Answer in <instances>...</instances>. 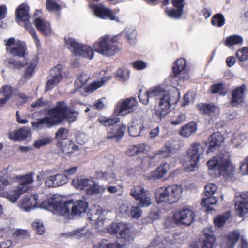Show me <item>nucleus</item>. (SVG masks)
Masks as SVG:
<instances>
[{
    "label": "nucleus",
    "mask_w": 248,
    "mask_h": 248,
    "mask_svg": "<svg viewBox=\"0 0 248 248\" xmlns=\"http://www.w3.org/2000/svg\"><path fill=\"white\" fill-rule=\"evenodd\" d=\"M230 154L227 152L218 154L207 162V166L210 170L217 171L216 176L220 175H229L234 170L233 166L230 161Z\"/></svg>",
    "instance_id": "1"
},
{
    "label": "nucleus",
    "mask_w": 248,
    "mask_h": 248,
    "mask_svg": "<svg viewBox=\"0 0 248 248\" xmlns=\"http://www.w3.org/2000/svg\"><path fill=\"white\" fill-rule=\"evenodd\" d=\"M51 114L56 120V125L64 120L69 122L75 121L78 116L77 111L70 109L67 104L63 101L58 102L56 105L51 108Z\"/></svg>",
    "instance_id": "2"
},
{
    "label": "nucleus",
    "mask_w": 248,
    "mask_h": 248,
    "mask_svg": "<svg viewBox=\"0 0 248 248\" xmlns=\"http://www.w3.org/2000/svg\"><path fill=\"white\" fill-rule=\"evenodd\" d=\"M88 207L86 202L83 200H78L73 202V200H69L62 202V209H60V214L66 216L69 218L74 216H80L85 213Z\"/></svg>",
    "instance_id": "3"
},
{
    "label": "nucleus",
    "mask_w": 248,
    "mask_h": 248,
    "mask_svg": "<svg viewBox=\"0 0 248 248\" xmlns=\"http://www.w3.org/2000/svg\"><path fill=\"white\" fill-rule=\"evenodd\" d=\"M172 89L170 95L165 94L164 97L160 98L158 105L155 106V113L160 118L166 116L170 112L171 104L177 101L178 92L174 87H172Z\"/></svg>",
    "instance_id": "4"
},
{
    "label": "nucleus",
    "mask_w": 248,
    "mask_h": 248,
    "mask_svg": "<svg viewBox=\"0 0 248 248\" xmlns=\"http://www.w3.org/2000/svg\"><path fill=\"white\" fill-rule=\"evenodd\" d=\"M203 153L202 147L200 143L192 144L187 151L186 161L185 162V169L187 171H193L197 167L201 155Z\"/></svg>",
    "instance_id": "5"
},
{
    "label": "nucleus",
    "mask_w": 248,
    "mask_h": 248,
    "mask_svg": "<svg viewBox=\"0 0 248 248\" xmlns=\"http://www.w3.org/2000/svg\"><path fill=\"white\" fill-rule=\"evenodd\" d=\"M195 214L194 212L188 208H184L176 213L173 218H167L165 221V225L167 227L172 226L174 222L177 224L190 225L194 221Z\"/></svg>",
    "instance_id": "6"
},
{
    "label": "nucleus",
    "mask_w": 248,
    "mask_h": 248,
    "mask_svg": "<svg viewBox=\"0 0 248 248\" xmlns=\"http://www.w3.org/2000/svg\"><path fill=\"white\" fill-rule=\"evenodd\" d=\"M72 184L77 189H84L88 195L97 194L104 191L103 187L91 179L78 177L72 180Z\"/></svg>",
    "instance_id": "7"
},
{
    "label": "nucleus",
    "mask_w": 248,
    "mask_h": 248,
    "mask_svg": "<svg viewBox=\"0 0 248 248\" xmlns=\"http://www.w3.org/2000/svg\"><path fill=\"white\" fill-rule=\"evenodd\" d=\"M10 185L9 181L5 178L0 176V196L6 198L13 203H15L20 196L26 192V188H18L17 186L8 191H5V189Z\"/></svg>",
    "instance_id": "8"
},
{
    "label": "nucleus",
    "mask_w": 248,
    "mask_h": 248,
    "mask_svg": "<svg viewBox=\"0 0 248 248\" xmlns=\"http://www.w3.org/2000/svg\"><path fill=\"white\" fill-rule=\"evenodd\" d=\"M6 49L13 57L25 58L27 47L24 42L16 40L13 37L5 40Z\"/></svg>",
    "instance_id": "9"
},
{
    "label": "nucleus",
    "mask_w": 248,
    "mask_h": 248,
    "mask_svg": "<svg viewBox=\"0 0 248 248\" xmlns=\"http://www.w3.org/2000/svg\"><path fill=\"white\" fill-rule=\"evenodd\" d=\"M222 248H248V242L242 238L236 231H232L224 237L221 244Z\"/></svg>",
    "instance_id": "10"
},
{
    "label": "nucleus",
    "mask_w": 248,
    "mask_h": 248,
    "mask_svg": "<svg viewBox=\"0 0 248 248\" xmlns=\"http://www.w3.org/2000/svg\"><path fill=\"white\" fill-rule=\"evenodd\" d=\"M138 104L137 99L130 97L119 101L115 105L114 112L119 116H124L131 113Z\"/></svg>",
    "instance_id": "11"
},
{
    "label": "nucleus",
    "mask_w": 248,
    "mask_h": 248,
    "mask_svg": "<svg viewBox=\"0 0 248 248\" xmlns=\"http://www.w3.org/2000/svg\"><path fill=\"white\" fill-rule=\"evenodd\" d=\"M172 73L174 77L179 76L178 83L179 85L188 80L190 77L189 69L186 66V61L183 58L177 59L174 63Z\"/></svg>",
    "instance_id": "12"
},
{
    "label": "nucleus",
    "mask_w": 248,
    "mask_h": 248,
    "mask_svg": "<svg viewBox=\"0 0 248 248\" xmlns=\"http://www.w3.org/2000/svg\"><path fill=\"white\" fill-rule=\"evenodd\" d=\"M109 233L116 234L117 237L126 243L133 240L130 228L127 223L123 222L112 223L109 228Z\"/></svg>",
    "instance_id": "13"
},
{
    "label": "nucleus",
    "mask_w": 248,
    "mask_h": 248,
    "mask_svg": "<svg viewBox=\"0 0 248 248\" xmlns=\"http://www.w3.org/2000/svg\"><path fill=\"white\" fill-rule=\"evenodd\" d=\"M130 195L136 200L140 201L138 205L148 207L152 203L150 193L141 186H134L130 191Z\"/></svg>",
    "instance_id": "14"
},
{
    "label": "nucleus",
    "mask_w": 248,
    "mask_h": 248,
    "mask_svg": "<svg viewBox=\"0 0 248 248\" xmlns=\"http://www.w3.org/2000/svg\"><path fill=\"white\" fill-rule=\"evenodd\" d=\"M126 126L120 121V118L117 116H111L109 118V139L116 138L119 140L124 135L126 131Z\"/></svg>",
    "instance_id": "15"
},
{
    "label": "nucleus",
    "mask_w": 248,
    "mask_h": 248,
    "mask_svg": "<svg viewBox=\"0 0 248 248\" xmlns=\"http://www.w3.org/2000/svg\"><path fill=\"white\" fill-rule=\"evenodd\" d=\"M50 76L47 82L45 92L51 90L57 85L65 76L66 74L63 71V67L58 64L50 70Z\"/></svg>",
    "instance_id": "16"
},
{
    "label": "nucleus",
    "mask_w": 248,
    "mask_h": 248,
    "mask_svg": "<svg viewBox=\"0 0 248 248\" xmlns=\"http://www.w3.org/2000/svg\"><path fill=\"white\" fill-rule=\"evenodd\" d=\"M96 213L89 217L90 220H94L95 221V227L99 231H108V220L107 218V212L103 211L100 207L96 209Z\"/></svg>",
    "instance_id": "17"
},
{
    "label": "nucleus",
    "mask_w": 248,
    "mask_h": 248,
    "mask_svg": "<svg viewBox=\"0 0 248 248\" xmlns=\"http://www.w3.org/2000/svg\"><path fill=\"white\" fill-rule=\"evenodd\" d=\"M235 209L241 217L248 216V194L244 193L236 195Z\"/></svg>",
    "instance_id": "18"
},
{
    "label": "nucleus",
    "mask_w": 248,
    "mask_h": 248,
    "mask_svg": "<svg viewBox=\"0 0 248 248\" xmlns=\"http://www.w3.org/2000/svg\"><path fill=\"white\" fill-rule=\"evenodd\" d=\"M205 238L202 243L191 244L188 248H216V237L213 232L209 228H205L203 231Z\"/></svg>",
    "instance_id": "19"
},
{
    "label": "nucleus",
    "mask_w": 248,
    "mask_h": 248,
    "mask_svg": "<svg viewBox=\"0 0 248 248\" xmlns=\"http://www.w3.org/2000/svg\"><path fill=\"white\" fill-rule=\"evenodd\" d=\"M38 195H32L24 197L18 204V207L26 212H29L37 208Z\"/></svg>",
    "instance_id": "20"
},
{
    "label": "nucleus",
    "mask_w": 248,
    "mask_h": 248,
    "mask_svg": "<svg viewBox=\"0 0 248 248\" xmlns=\"http://www.w3.org/2000/svg\"><path fill=\"white\" fill-rule=\"evenodd\" d=\"M169 190L168 186H162L157 189L155 192V197L158 203H166L173 204L176 203L174 198L170 197L171 194L167 191Z\"/></svg>",
    "instance_id": "21"
},
{
    "label": "nucleus",
    "mask_w": 248,
    "mask_h": 248,
    "mask_svg": "<svg viewBox=\"0 0 248 248\" xmlns=\"http://www.w3.org/2000/svg\"><path fill=\"white\" fill-rule=\"evenodd\" d=\"M38 202L37 208L47 210L53 209L59 214H60V209H62V202H60V201L57 200L56 198H51L48 201L44 200V201H41L38 198Z\"/></svg>",
    "instance_id": "22"
},
{
    "label": "nucleus",
    "mask_w": 248,
    "mask_h": 248,
    "mask_svg": "<svg viewBox=\"0 0 248 248\" xmlns=\"http://www.w3.org/2000/svg\"><path fill=\"white\" fill-rule=\"evenodd\" d=\"M170 169V165L167 163H162L155 170L150 172L146 176L148 180H155L160 179L167 173Z\"/></svg>",
    "instance_id": "23"
},
{
    "label": "nucleus",
    "mask_w": 248,
    "mask_h": 248,
    "mask_svg": "<svg viewBox=\"0 0 248 248\" xmlns=\"http://www.w3.org/2000/svg\"><path fill=\"white\" fill-rule=\"evenodd\" d=\"M170 169V165L167 163H162L155 170L150 172L146 176L148 180H155L160 179L167 173Z\"/></svg>",
    "instance_id": "24"
},
{
    "label": "nucleus",
    "mask_w": 248,
    "mask_h": 248,
    "mask_svg": "<svg viewBox=\"0 0 248 248\" xmlns=\"http://www.w3.org/2000/svg\"><path fill=\"white\" fill-rule=\"evenodd\" d=\"M29 7L27 4H22L16 12L17 22L20 24L23 23L25 27L26 23H31L29 21Z\"/></svg>",
    "instance_id": "25"
},
{
    "label": "nucleus",
    "mask_w": 248,
    "mask_h": 248,
    "mask_svg": "<svg viewBox=\"0 0 248 248\" xmlns=\"http://www.w3.org/2000/svg\"><path fill=\"white\" fill-rule=\"evenodd\" d=\"M246 89V85L243 84L240 86L237 87L232 91L231 104L233 106H237L243 102Z\"/></svg>",
    "instance_id": "26"
},
{
    "label": "nucleus",
    "mask_w": 248,
    "mask_h": 248,
    "mask_svg": "<svg viewBox=\"0 0 248 248\" xmlns=\"http://www.w3.org/2000/svg\"><path fill=\"white\" fill-rule=\"evenodd\" d=\"M51 108L48 111L47 116L39 120L36 122H32V126L36 129H41L43 125H46L47 127H51L55 125L56 120L54 116L51 114Z\"/></svg>",
    "instance_id": "27"
},
{
    "label": "nucleus",
    "mask_w": 248,
    "mask_h": 248,
    "mask_svg": "<svg viewBox=\"0 0 248 248\" xmlns=\"http://www.w3.org/2000/svg\"><path fill=\"white\" fill-rule=\"evenodd\" d=\"M95 50L102 55L108 56V36L105 35L94 43Z\"/></svg>",
    "instance_id": "28"
},
{
    "label": "nucleus",
    "mask_w": 248,
    "mask_h": 248,
    "mask_svg": "<svg viewBox=\"0 0 248 248\" xmlns=\"http://www.w3.org/2000/svg\"><path fill=\"white\" fill-rule=\"evenodd\" d=\"M36 27L42 34L46 36L51 34L52 31L50 25L46 20L40 17H36L34 20Z\"/></svg>",
    "instance_id": "29"
},
{
    "label": "nucleus",
    "mask_w": 248,
    "mask_h": 248,
    "mask_svg": "<svg viewBox=\"0 0 248 248\" xmlns=\"http://www.w3.org/2000/svg\"><path fill=\"white\" fill-rule=\"evenodd\" d=\"M178 141L173 139H170L165 144L164 146L159 150L163 158L170 156L173 150L177 149L179 146L177 145Z\"/></svg>",
    "instance_id": "30"
},
{
    "label": "nucleus",
    "mask_w": 248,
    "mask_h": 248,
    "mask_svg": "<svg viewBox=\"0 0 248 248\" xmlns=\"http://www.w3.org/2000/svg\"><path fill=\"white\" fill-rule=\"evenodd\" d=\"M31 136L30 128L24 127L18 130H15L9 134V138L13 140H20L25 139Z\"/></svg>",
    "instance_id": "31"
},
{
    "label": "nucleus",
    "mask_w": 248,
    "mask_h": 248,
    "mask_svg": "<svg viewBox=\"0 0 248 248\" xmlns=\"http://www.w3.org/2000/svg\"><path fill=\"white\" fill-rule=\"evenodd\" d=\"M14 180L17 183L18 188L23 187L26 188V192L29 188L28 185L33 182V173H30L26 175L16 176L14 178Z\"/></svg>",
    "instance_id": "32"
},
{
    "label": "nucleus",
    "mask_w": 248,
    "mask_h": 248,
    "mask_svg": "<svg viewBox=\"0 0 248 248\" xmlns=\"http://www.w3.org/2000/svg\"><path fill=\"white\" fill-rule=\"evenodd\" d=\"M209 148L207 151L208 153L213 151L214 149L219 146L224 140L223 136L218 132L214 133L208 139Z\"/></svg>",
    "instance_id": "33"
},
{
    "label": "nucleus",
    "mask_w": 248,
    "mask_h": 248,
    "mask_svg": "<svg viewBox=\"0 0 248 248\" xmlns=\"http://www.w3.org/2000/svg\"><path fill=\"white\" fill-rule=\"evenodd\" d=\"M198 107L201 112L208 115L216 116L219 114L218 106L213 104H200Z\"/></svg>",
    "instance_id": "34"
},
{
    "label": "nucleus",
    "mask_w": 248,
    "mask_h": 248,
    "mask_svg": "<svg viewBox=\"0 0 248 248\" xmlns=\"http://www.w3.org/2000/svg\"><path fill=\"white\" fill-rule=\"evenodd\" d=\"M172 87L170 90H166L164 88L160 86H156L149 90V93L152 98H155V99L160 100L161 97H164V95L166 94L168 95L171 93L172 91H173Z\"/></svg>",
    "instance_id": "35"
},
{
    "label": "nucleus",
    "mask_w": 248,
    "mask_h": 248,
    "mask_svg": "<svg viewBox=\"0 0 248 248\" xmlns=\"http://www.w3.org/2000/svg\"><path fill=\"white\" fill-rule=\"evenodd\" d=\"M90 6L96 16L102 19H107L108 17V9L103 4H90Z\"/></svg>",
    "instance_id": "36"
},
{
    "label": "nucleus",
    "mask_w": 248,
    "mask_h": 248,
    "mask_svg": "<svg viewBox=\"0 0 248 248\" xmlns=\"http://www.w3.org/2000/svg\"><path fill=\"white\" fill-rule=\"evenodd\" d=\"M131 71L126 67H119L114 73V77L123 82L127 81L130 77Z\"/></svg>",
    "instance_id": "37"
},
{
    "label": "nucleus",
    "mask_w": 248,
    "mask_h": 248,
    "mask_svg": "<svg viewBox=\"0 0 248 248\" xmlns=\"http://www.w3.org/2000/svg\"><path fill=\"white\" fill-rule=\"evenodd\" d=\"M81 43L78 42L75 39L68 37L64 38V46L69 49L74 55L79 54L78 48Z\"/></svg>",
    "instance_id": "38"
},
{
    "label": "nucleus",
    "mask_w": 248,
    "mask_h": 248,
    "mask_svg": "<svg viewBox=\"0 0 248 248\" xmlns=\"http://www.w3.org/2000/svg\"><path fill=\"white\" fill-rule=\"evenodd\" d=\"M79 54H76L75 55L82 56L90 60L93 59L94 53L93 48L89 46L80 44V46L78 48Z\"/></svg>",
    "instance_id": "39"
},
{
    "label": "nucleus",
    "mask_w": 248,
    "mask_h": 248,
    "mask_svg": "<svg viewBox=\"0 0 248 248\" xmlns=\"http://www.w3.org/2000/svg\"><path fill=\"white\" fill-rule=\"evenodd\" d=\"M196 130V124L195 122H191L186 124L182 128L180 134L182 136L185 138H188L192 134L195 133Z\"/></svg>",
    "instance_id": "40"
},
{
    "label": "nucleus",
    "mask_w": 248,
    "mask_h": 248,
    "mask_svg": "<svg viewBox=\"0 0 248 248\" xmlns=\"http://www.w3.org/2000/svg\"><path fill=\"white\" fill-rule=\"evenodd\" d=\"M4 64L10 68L18 69L26 65L27 62L26 60L21 61L13 58H7L4 60Z\"/></svg>",
    "instance_id": "41"
},
{
    "label": "nucleus",
    "mask_w": 248,
    "mask_h": 248,
    "mask_svg": "<svg viewBox=\"0 0 248 248\" xmlns=\"http://www.w3.org/2000/svg\"><path fill=\"white\" fill-rule=\"evenodd\" d=\"M167 191L170 193V197L172 198V199L174 198L176 202L181 197L183 188L182 187L180 186L173 185L169 186V190Z\"/></svg>",
    "instance_id": "42"
},
{
    "label": "nucleus",
    "mask_w": 248,
    "mask_h": 248,
    "mask_svg": "<svg viewBox=\"0 0 248 248\" xmlns=\"http://www.w3.org/2000/svg\"><path fill=\"white\" fill-rule=\"evenodd\" d=\"M202 198L201 204L202 206L206 208L205 211L209 213H212L213 208L210 207V205L215 204L217 202V199L215 197L213 196H206Z\"/></svg>",
    "instance_id": "43"
},
{
    "label": "nucleus",
    "mask_w": 248,
    "mask_h": 248,
    "mask_svg": "<svg viewBox=\"0 0 248 248\" xmlns=\"http://www.w3.org/2000/svg\"><path fill=\"white\" fill-rule=\"evenodd\" d=\"M243 42V38L238 35H232L226 38L225 41V45L229 47L234 45H241Z\"/></svg>",
    "instance_id": "44"
},
{
    "label": "nucleus",
    "mask_w": 248,
    "mask_h": 248,
    "mask_svg": "<svg viewBox=\"0 0 248 248\" xmlns=\"http://www.w3.org/2000/svg\"><path fill=\"white\" fill-rule=\"evenodd\" d=\"M119 35L114 36L109 39V56H113L121 50L117 42L119 40Z\"/></svg>",
    "instance_id": "45"
},
{
    "label": "nucleus",
    "mask_w": 248,
    "mask_h": 248,
    "mask_svg": "<svg viewBox=\"0 0 248 248\" xmlns=\"http://www.w3.org/2000/svg\"><path fill=\"white\" fill-rule=\"evenodd\" d=\"M230 217L231 214L229 212L217 216L214 220L215 227L219 228L222 227Z\"/></svg>",
    "instance_id": "46"
},
{
    "label": "nucleus",
    "mask_w": 248,
    "mask_h": 248,
    "mask_svg": "<svg viewBox=\"0 0 248 248\" xmlns=\"http://www.w3.org/2000/svg\"><path fill=\"white\" fill-rule=\"evenodd\" d=\"M87 231L88 230L85 227H83L67 232L65 234L67 237L80 239L85 237Z\"/></svg>",
    "instance_id": "47"
},
{
    "label": "nucleus",
    "mask_w": 248,
    "mask_h": 248,
    "mask_svg": "<svg viewBox=\"0 0 248 248\" xmlns=\"http://www.w3.org/2000/svg\"><path fill=\"white\" fill-rule=\"evenodd\" d=\"M247 136L245 134L237 132L233 134L231 140L234 146L238 147L242 143L247 140Z\"/></svg>",
    "instance_id": "48"
},
{
    "label": "nucleus",
    "mask_w": 248,
    "mask_h": 248,
    "mask_svg": "<svg viewBox=\"0 0 248 248\" xmlns=\"http://www.w3.org/2000/svg\"><path fill=\"white\" fill-rule=\"evenodd\" d=\"M38 62V57L37 56H34L28 64L26 70V76L30 77L32 75Z\"/></svg>",
    "instance_id": "49"
},
{
    "label": "nucleus",
    "mask_w": 248,
    "mask_h": 248,
    "mask_svg": "<svg viewBox=\"0 0 248 248\" xmlns=\"http://www.w3.org/2000/svg\"><path fill=\"white\" fill-rule=\"evenodd\" d=\"M128 42L131 45H134L137 42V33L135 29H128L124 31Z\"/></svg>",
    "instance_id": "50"
},
{
    "label": "nucleus",
    "mask_w": 248,
    "mask_h": 248,
    "mask_svg": "<svg viewBox=\"0 0 248 248\" xmlns=\"http://www.w3.org/2000/svg\"><path fill=\"white\" fill-rule=\"evenodd\" d=\"M211 93H217L220 95H225L227 93V90L225 89L222 83H218L213 85L211 87Z\"/></svg>",
    "instance_id": "51"
},
{
    "label": "nucleus",
    "mask_w": 248,
    "mask_h": 248,
    "mask_svg": "<svg viewBox=\"0 0 248 248\" xmlns=\"http://www.w3.org/2000/svg\"><path fill=\"white\" fill-rule=\"evenodd\" d=\"M144 128H141L139 126L138 123L136 122H133L130 126L128 127V131L130 135L132 137L138 136L140 131Z\"/></svg>",
    "instance_id": "52"
},
{
    "label": "nucleus",
    "mask_w": 248,
    "mask_h": 248,
    "mask_svg": "<svg viewBox=\"0 0 248 248\" xmlns=\"http://www.w3.org/2000/svg\"><path fill=\"white\" fill-rule=\"evenodd\" d=\"M105 81L106 80L105 79H103L101 80L95 81L93 82L90 85L86 88V92L89 93H93L95 90L102 86Z\"/></svg>",
    "instance_id": "53"
},
{
    "label": "nucleus",
    "mask_w": 248,
    "mask_h": 248,
    "mask_svg": "<svg viewBox=\"0 0 248 248\" xmlns=\"http://www.w3.org/2000/svg\"><path fill=\"white\" fill-rule=\"evenodd\" d=\"M211 23L213 26L220 27L225 23V19L221 14H217L212 18Z\"/></svg>",
    "instance_id": "54"
},
{
    "label": "nucleus",
    "mask_w": 248,
    "mask_h": 248,
    "mask_svg": "<svg viewBox=\"0 0 248 248\" xmlns=\"http://www.w3.org/2000/svg\"><path fill=\"white\" fill-rule=\"evenodd\" d=\"M13 236L17 239H26L30 236L29 232L27 230L18 229L15 231L13 233Z\"/></svg>",
    "instance_id": "55"
},
{
    "label": "nucleus",
    "mask_w": 248,
    "mask_h": 248,
    "mask_svg": "<svg viewBox=\"0 0 248 248\" xmlns=\"http://www.w3.org/2000/svg\"><path fill=\"white\" fill-rule=\"evenodd\" d=\"M89 76L85 73L81 74L78 78L77 80L75 81V86L77 88L82 87L87 82L89 79Z\"/></svg>",
    "instance_id": "56"
},
{
    "label": "nucleus",
    "mask_w": 248,
    "mask_h": 248,
    "mask_svg": "<svg viewBox=\"0 0 248 248\" xmlns=\"http://www.w3.org/2000/svg\"><path fill=\"white\" fill-rule=\"evenodd\" d=\"M32 227L38 234L42 235L44 233L45 228L41 220H35L32 223Z\"/></svg>",
    "instance_id": "57"
},
{
    "label": "nucleus",
    "mask_w": 248,
    "mask_h": 248,
    "mask_svg": "<svg viewBox=\"0 0 248 248\" xmlns=\"http://www.w3.org/2000/svg\"><path fill=\"white\" fill-rule=\"evenodd\" d=\"M1 93V98L4 100V104L9 99L12 94V89L10 86H3L0 90Z\"/></svg>",
    "instance_id": "58"
},
{
    "label": "nucleus",
    "mask_w": 248,
    "mask_h": 248,
    "mask_svg": "<svg viewBox=\"0 0 248 248\" xmlns=\"http://www.w3.org/2000/svg\"><path fill=\"white\" fill-rule=\"evenodd\" d=\"M178 9H172L165 10L166 13L170 17L178 19L181 17L182 15V8H178Z\"/></svg>",
    "instance_id": "59"
},
{
    "label": "nucleus",
    "mask_w": 248,
    "mask_h": 248,
    "mask_svg": "<svg viewBox=\"0 0 248 248\" xmlns=\"http://www.w3.org/2000/svg\"><path fill=\"white\" fill-rule=\"evenodd\" d=\"M140 205L137 206H132L128 215L132 217V218L138 219L142 215V210Z\"/></svg>",
    "instance_id": "60"
},
{
    "label": "nucleus",
    "mask_w": 248,
    "mask_h": 248,
    "mask_svg": "<svg viewBox=\"0 0 248 248\" xmlns=\"http://www.w3.org/2000/svg\"><path fill=\"white\" fill-rule=\"evenodd\" d=\"M25 29L33 37L34 42L36 44V46H40V41L36 35L35 31L34 29L33 28V27L32 26L31 23H26L25 24Z\"/></svg>",
    "instance_id": "61"
},
{
    "label": "nucleus",
    "mask_w": 248,
    "mask_h": 248,
    "mask_svg": "<svg viewBox=\"0 0 248 248\" xmlns=\"http://www.w3.org/2000/svg\"><path fill=\"white\" fill-rule=\"evenodd\" d=\"M236 57L241 62H245L248 59V47H244L236 52Z\"/></svg>",
    "instance_id": "62"
},
{
    "label": "nucleus",
    "mask_w": 248,
    "mask_h": 248,
    "mask_svg": "<svg viewBox=\"0 0 248 248\" xmlns=\"http://www.w3.org/2000/svg\"><path fill=\"white\" fill-rule=\"evenodd\" d=\"M217 190V186L213 183H209L205 186V196H213Z\"/></svg>",
    "instance_id": "63"
},
{
    "label": "nucleus",
    "mask_w": 248,
    "mask_h": 248,
    "mask_svg": "<svg viewBox=\"0 0 248 248\" xmlns=\"http://www.w3.org/2000/svg\"><path fill=\"white\" fill-rule=\"evenodd\" d=\"M132 66L133 68L137 70H142L147 67V63L140 60H136L132 63Z\"/></svg>",
    "instance_id": "64"
}]
</instances>
